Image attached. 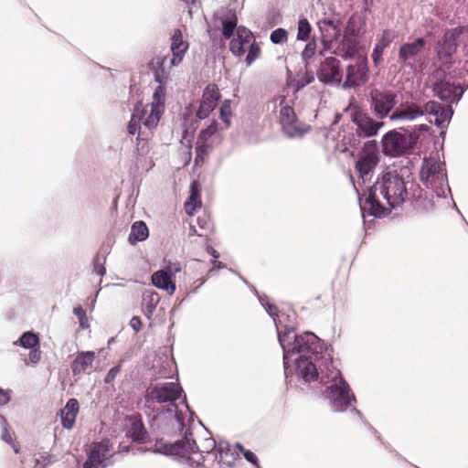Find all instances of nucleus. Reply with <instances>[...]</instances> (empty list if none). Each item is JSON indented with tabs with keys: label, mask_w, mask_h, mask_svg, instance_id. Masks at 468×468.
<instances>
[{
	"label": "nucleus",
	"mask_w": 468,
	"mask_h": 468,
	"mask_svg": "<svg viewBox=\"0 0 468 468\" xmlns=\"http://www.w3.org/2000/svg\"><path fill=\"white\" fill-rule=\"evenodd\" d=\"M278 343L282 349L285 383L290 388H297V381L306 386L316 382L319 370L333 361L331 345L311 331L297 334L292 324L279 334Z\"/></svg>",
	"instance_id": "1"
},
{
	"label": "nucleus",
	"mask_w": 468,
	"mask_h": 468,
	"mask_svg": "<svg viewBox=\"0 0 468 468\" xmlns=\"http://www.w3.org/2000/svg\"><path fill=\"white\" fill-rule=\"evenodd\" d=\"M413 163L405 157L398 164L382 170L373 185L365 191V203L355 186L362 218L374 217L380 218L388 216L412 197L421 193L420 186L415 181L411 172Z\"/></svg>",
	"instance_id": "2"
},
{
	"label": "nucleus",
	"mask_w": 468,
	"mask_h": 468,
	"mask_svg": "<svg viewBox=\"0 0 468 468\" xmlns=\"http://www.w3.org/2000/svg\"><path fill=\"white\" fill-rule=\"evenodd\" d=\"M420 179L427 189L421 188V193L412 197L410 200H414L419 209L424 212H431L435 209L434 197L437 198H446L445 189L450 195L453 207L461 214L452 195L451 187L448 183V177L445 173L444 164L437 162H422L420 170Z\"/></svg>",
	"instance_id": "3"
},
{
	"label": "nucleus",
	"mask_w": 468,
	"mask_h": 468,
	"mask_svg": "<svg viewBox=\"0 0 468 468\" xmlns=\"http://www.w3.org/2000/svg\"><path fill=\"white\" fill-rule=\"evenodd\" d=\"M319 371L317 381L325 386L323 395L328 400L332 410L345 412L350 409L356 402V398L342 372L334 366V362L327 361V366Z\"/></svg>",
	"instance_id": "4"
},
{
	"label": "nucleus",
	"mask_w": 468,
	"mask_h": 468,
	"mask_svg": "<svg viewBox=\"0 0 468 468\" xmlns=\"http://www.w3.org/2000/svg\"><path fill=\"white\" fill-rule=\"evenodd\" d=\"M453 112H454L452 106L447 105L446 103L445 105H442L435 101H430L423 106L411 102L404 110L397 108L395 111H393V113L390 116V120L412 121L418 118L419 116L429 114L434 116V120L430 121V122L433 123L440 129H443L449 125L453 115Z\"/></svg>",
	"instance_id": "5"
},
{
	"label": "nucleus",
	"mask_w": 468,
	"mask_h": 468,
	"mask_svg": "<svg viewBox=\"0 0 468 468\" xmlns=\"http://www.w3.org/2000/svg\"><path fill=\"white\" fill-rule=\"evenodd\" d=\"M367 32V18L351 15L343 27V37L338 47V56L345 60L355 58L360 51V40Z\"/></svg>",
	"instance_id": "6"
},
{
	"label": "nucleus",
	"mask_w": 468,
	"mask_h": 468,
	"mask_svg": "<svg viewBox=\"0 0 468 468\" xmlns=\"http://www.w3.org/2000/svg\"><path fill=\"white\" fill-rule=\"evenodd\" d=\"M446 70L440 68L433 72L435 80L431 84V90L435 97L452 106L461 101L468 89V83L463 81L456 84L447 76Z\"/></svg>",
	"instance_id": "7"
},
{
	"label": "nucleus",
	"mask_w": 468,
	"mask_h": 468,
	"mask_svg": "<svg viewBox=\"0 0 468 468\" xmlns=\"http://www.w3.org/2000/svg\"><path fill=\"white\" fill-rule=\"evenodd\" d=\"M184 393L183 388L176 382L151 384L144 395V409L154 411V403L176 405Z\"/></svg>",
	"instance_id": "8"
},
{
	"label": "nucleus",
	"mask_w": 468,
	"mask_h": 468,
	"mask_svg": "<svg viewBox=\"0 0 468 468\" xmlns=\"http://www.w3.org/2000/svg\"><path fill=\"white\" fill-rule=\"evenodd\" d=\"M414 138L408 129L399 128L387 132L381 140V151L384 155L399 157L414 149Z\"/></svg>",
	"instance_id": "9"
},
{
	"label": "nucleus",
	"mask_w": 468,
	"mask_h": 468,
	"mask_svg": "<svg viewBox=\"0 0 468 468\" xmlns=\"http://www.w3.org/2000/svg\"><path fill=\"white\" fill-rule=\"evenodd\" d=\"M345 112L349 113L350 122L356 126L355 134L358 138L375 137L384 126L382 120L374 119L366 110L356 104L349 103Z\"/></svg>",
	"instance_id": "10"
},
{
	"label": "nucleus",
	"mask_w": 468,
	"mask_h": 468,
	"mask_svg": "<svg viewBox=\"0 0 468 468\" xmlns=\"http://www.w3.org/2000/svg\"><path fill=\"white\" fill-rule=\"evenodd\" d=\"M112 450V443L107 438L101 441H93L84 445L86 460L82 468H107L113 465V456L115 454L109 452Z\"/></svg>",
	"instance_id": "11"
},
{
	"label": "nucleus",
	"mask_w": 468,
	"mask_h": 468,
	"mask_svg": "<svg viewBox=\"0 0 468 468\" xmlns=\"http://www.w3.org/2000/svg\"><path fill=\"white\" fill-rule=\"evenodd\" d=\"M379 148L376 140H370L364 144L363 147L356 154L355 169L357 176L365 185L367 180L371 177L374 170L379 163Z\"/></svg>",
	"instance_id": "12"
},
{
	"label": "nucleus",
	"mask_w": 468,
	"mask_h": 468,
	"mask_svg": "<svg viewBox=\"0 0 468 468\" xmlns=\"http://www.w3.org/2000/svg\"><path fill=\"white\" fill-rule=\"evenodd\" d=\"M397 93L392 90H378L377 88L370 90L368 94V102L373 114L380 120L392 115V110L398 103Z\"/></svg>",
	"instance_id": "13"
},
{
	"label": "nucleus",
	"mask_w": 468,
	"mask_h": 468,
	"mask_svg": "<svg viewBox=\"0 0 468 468\" xmlns=\"http://www.w3.org/2000/svg\"><path fill=\"white\" fill-rule=\"evenodd\" d=\"M462 29L463 27L446 29L441 38L436 43L435 53L438 60L441 63V68L443 67V69L449 70L452 66L451 59L456 53Z\"/></svg>",
	"instance_id": "14"
},
{
	"label": "nucleus",
	"mask_w": 468,
	"mask_h": 468,
	"mask_svg": "<svg viewBox=\"0 0 468 468\" xmlns=\"http://www.w3.org/2000/svg\"><path fill=\"white\" fill-rule=\"evenodd\" d=\"M183 437L175 441L174 442L163 443L164 455L175 457L180 460L186 454H192L199 452L197 441L193 438L191 430H186Z\"/></svg>",
	"instance_id": "15"
},
{
	"label": "nucleus",
	"mask_w": 468,
	"mask_h": 468,
	"mask_svg": "<svg viewBox=\"0 0 468 468\" xmlns=\"http://www.w3.org/2000/svg\"><path fill=\"white\" fill-rule=\"evenodd\" d=\"M427 40L419 37L412 41L402 43L398 51V61L410 69H416V65L420 60V54L426 48Z\"/></svg>",
	"instance_id": "16"
},
{
	"label": "nucleus",
	"mask_w": 468,
	"mask_h": 468,
	"mask_svg": "<svg viewBox=\"0 0 468 468\" xmlns=\"http://www.w3.org/2000/svg\"><path fill=\"white\" fill-rule=\"evenodd\" d=\"M341 61L335 57H327L320 62L316 71L320 82L329 86H339L343 80Z\"/></svg>",
	"instance_id": "17"
},
{
	"label": "nucleus",
	"mask_w": 468,
	"mask_h": 468,
	"mask_svg": "<svg viewBox=\"0 0 468 468\" xmlns=\"http://www.w3.org/2000/svg\"><path fill=\"white\" fill-rule=\"evenodd\" d=\"M321 33V43L324 49H330L333 41H339L343 37L344 21L337 16L331 18H323L317 22Z\"/></svg>",
	"instance_id": "18"
},
{
	"label": "nucleus",
	"mask_w": 468,
	"mask_h": 468,
	"mask_svg": "<svg viewBox=\"0 0 468 468\" xmlns=\"http://www.w3.org/2000/svg\"><path fill=\"white\" fill-rule=\"evenodd\" d=\"M369 78L367 58L357 59L356 63L346 68V78L341 83L344 90L356 89L363 86Z\"/></svg>",
	"instance_id": "19"
},
{
	"label": "nucleus",
	"mask_w": 468,
	"mask_h": 468,
	"mask_svg": "<svg viewBox=\"0 0 468 468\" xmlns=\"http://www.w3.org/2000/svg\"><path fill=\"white\" fill-rule=\"evenodd\" d=\"M221 93L214 83L208 84L202 92L198 109L196 113L197 120H205L218 107Z\"/></svg>",
	"instance_id": "20"
},
{
	"label": "nucleus",
	"mask_w": 468,
	"mask_h": 468,
	"mask_svg": "<svg viewBox=\"0 0 468 468\" xmlns=\"http://www.w3.org/2000/svg\"><path fill=\"white\" fill-rule=\"evenodd\" d=\"M207 441L212 444V448L207 451V453L216 454V459L219 464L231 468L237 460L241 462L239 453L231 449L229 441L224 440L217 441L213 438H209Z\"/></svg>",
	"instance_id": "21"
},
{
	"label": "nucleus",
	"mask_w": 468,
	"mask_h": 468,
	"mask_svg": "<svg viewBox=\"0 0 468 468\" xmlns=\"http://www.w3.org/2000/svg\"><path fill=\"white\" fill-rule=\"evenodd\" d=\"M130 427L125 432V436L132 440L133 442L144 444L149 441V433L144 424L140 414H133L127 417Z\"/></svg>",
	"instance_id": "22"
},
{
	"label": "nucleus",
	"mask_w": 468,
	"mask_h": 468,
	"mask_svg": "<svg viewBox=\"0 0 468 468\" xmlns=\"http://www.w3.org/2000/svg\"><path fill=\"white\" fill-rule=\"evenodd\" d=\"M397 37L398 33L395 30L387 28L382 31L371 53L372 62L375 67H378L381 63L384 50L390 46Z\"/></svg>",
	"instance_id": "23"
},
{
	"label": "nucleus",
	"mask_w": 468,
	"mask_h": 468,
	"mask_svg": "<svg viewBox=\"0 0 468 468\" xmlns=\"http://www.w3.org/2000/svg\"><path fill=\"white\" fill-rule=\"evenodd\" d=\"M79 411L80 403L78 399L75 398L69 399L58 412L60 423L64 429L71 430L74 427Z\"/></svg>",
	"instance_id": "24"
},
{
	"label": "nucleus",
	"mask_w": 468,
	"mask_h": 468,
	"mask_svg": "<svg viewBox=\"0 0 468 468\" xmlns=\"http://www.w3.org/2000/svg\"><path fill=\"white\" fill-rule=\"evenodd\" d=\"M167 56L156 55L147 63L149 70L154 76L156 83H168L170 79V70L165 68Z\"/></svg>",
	"instance_id": "25"
},
{
	"label": "nucleus",
	"mask_w": 468,
	"mask_h": 468,
	"mask_svg": "<svg viewBox=\"0 0 468 468\" xmlns=\"http://www.w3.org/2000/svg\"><path fill=\"white\" fill-rule=\"evenodd\" d=\"M201 207V185L198 181L193 180L190 184L189 196L185 202L186 213L193 216Z\"/></svg>",
	"instance_id": "26"
},
{
	"label": "nucleus",
	"mask_w": 468,
	"mask_h": 468,
	"mask_svg": "<svg viewBox=\"0 0 468 468\" xmlns=\"http://www.w3.org/2000/svg\"><path fill=\"white\" fill-rule=\"evenodd\" d=\"M151 282L157 289L166 292L169 295H173L176 290V280L171 278L164 271H155L151 275Z\"/></svg>",
	"instance_id": "27"
},
{
	"label": "nucleus",
	"mask_w": 468,
	"mask_h": 468,
	"mask_svg": "<svg viewBox=\"0 0 468 468\" xmlns=\"http://www.w3.org/2000/svg\"><path fill=\"white\" fill-rule=\"evenodd\" d=\"M95 359L93 351H80L77 353L75 359L71 362L70 367L74 376L84 372Z\"/></svg>",
	"instance_id": "28"
},
{
	"label": "nucleus",
	"mask_w": 468,
	"mask_h": 468,
	"mask_svg": "<svg viewBox=\"0 0 468 468\" xmlns=\"http://www.w3.org/2000/svg\"><path fill=\"white\" fill-rule=\"evenodd\" d=\"M159 302L160 296L154 290L146 289L143 292L142 311L147 319H151Z\"/></svg>",
	"instance_id": "29"
},
{
	"label": "nucleus",
	"mask_w": 468,
	"mask_h": 468,
	"mask_svg": "<svg viewBox=\"0 0 468 468\" xmlns=\"http://www.w3.org/2000/svg\"><path fill=\"white\" fill-rule=\"evenodd\" d=\"M218 130V122L217 120H213L209 125L202 129L197 136L196 147L204 146L206 147L207 153H210L213 148V144L210 142V138L217 133Z\"/></svg>",
	"instance_id": "30"
},
{
	"label": "nucleus",
	"mask_w": 468,
	"mask_h": 468,
	"mask_svg": "<svg viewBox=\"0 0 468 468\" xmlns=\"http://www.w3.org/2000/svg\"><path fill=\"white\" fill-rule=\"evenodd\" d=\"M149 237V229L144 220H136L131 226V231L128 237V242L135 246L137 243L144 241Z\"/></svg>",
	"instance_id": "31"
},
{
	"label": "nucleus",
	"mask_w": 468,
	"mask_h": 468,
	"mask_svg": "<svg viewBox=\"0 0 468 468\" xmlns=\"http://www.w3.org/2000/svg\"><path fill=\"white\" fill-rule=\"evenodd\" d=\"M311 130L309 124L303 123L299 121L298 117L296 120L288 122L282 128V133L288 138H302Z\"/></svg>",
	"instance_id": "32"
},
{
	"label": "nucleus",
	"mask_w": 468,
	"mask_h": 468,
	"mask_svg": "<svg viewBox=\"0 0 468 468\" xmlns=\"http://www.w3.org/2000/svg\"><path fill=\"white\" fill-rule=\"evenodd\" d=\"M222 30L221 34L225 39H230L238 31V17L235 12L229 10L224 16L221 17Z\"/></svg>",
	"instance_id": "33"
},
{
	"label": "nucleus",
	"mask_w": 468,
	"mask_h": 468,
	"mask_svg": "<svg viewBox=\"0 0 468 468\" xmlns=\"http://www.w3.org/2000/svg\"><path fill=\"white\" fill-rule=\"evenodd\" d=\"M297 314L292 310L290 313H285L281 311L274 325L277 333V339L279 340V334H282V331L289 324H292L294 327V332L297 330V323H296Z\"/></svg>",
	"instance_id": "34"
},
{
	"label": "nucleus",
	"mask_w": 468,
	"mask_h": 468,
	"mask_svg": "<svg viewBox=\"0 0 468 468\" xmlns=\"http://www.w3.org/2000/svg\"><path fill=\"white\" fill-rule=\"evenodd\" d=\"M14 346H21L24 349H32L40 346V340L38 334L33 331H27L22 333L19 338L15 341Z\"/></svg>",
	"instance_id": "35"
},
{
	"label": "nucleus",
	"mask_w": 468,
	"mask_h": 468,
	"mask_svg": "<svg viewBox=\"0 0 468 468\" xmlns=\"http://www.w3.org/2000/svg\"><path fill=\"white\" fill-rule=\"evenodd\" d=\"M170 40V49L172 53H178L179 51H181L184 55L186 54L189 48V44L187 41H185L183 39V33L179 28L174 30V33L172 34Z\"/></svg>",
	"instance_id": "36"
},
{
	"label": "nucleus",
	"mask_w": 468,
	"mask_h": 468,
	"mask_svg": "<svg viewBox=\"0 0 468 468\" xmlns=\"http://www.w3.org/2000/svg\"><path fill=\"white\" fill-rule=\"evenodd\" d=\"M164 112L165 109L163 108L151 106L150 113L144 118V125L149 130L156 128L164 114Z\"/></svg>",
	"instance_id": "37"
},
{
	"label": "nucleus",
	"mask_w": 468,
	"mask_h": 468,
	"mask_svg": "<svg viewBox=\"0 0 468 468\" xmlns=\"http://www.w3.org/2000/svg\"><path fill=\"white\" fill-rule=\"evenodd\" d=\"M167 83L158 82L157 87L153 93V101L150 106H156L165 109V94Z\"/></svg>",
	"instance_id": "38"
},
{
	"label": "nucleus",
	"mask_w": 468,
	"mask_h": 468,
	"mask_svg": "<svg viewBox=\"0 0 468 468\" xmlns=\"http://www.w3.org/2000/svg\"><path fill=\"white\" fill-rule=\"evenodd\" d=\"M312 31V26L304 16L300 17L297 27L296 39L300 41H308Z\"/></svg>",
	"instance_id": "39"
},
{
	"label": "nucleus",
	"mask_w": 468,
	"mask_h": 468,
	"mask_svg": "<svg viewBox=\"0 0 468 468\" xmlns=\"http://www.w3.org/2000/svg\"><path fill=\"white\" fill-rule=\"evenodd\" d=\"M231 103L232 101L230 99H226L219 107V118L227 128H229L231 125Z\"/></svg>",
	"instance_id": "40"
},
{
	"label": "nucleus",
	"mask_w": 468,
	"mask_h": 468,
	"mask_svg": "<svg viewBox=\"0 0 468 468\" xmlns=\"http://www.w3.org/2000/svg\"><path fill=\"white\" fill-rule=\"evenodd\" d=\"M260 303L265 309L269 316L271 317L273 322L275 323L281 313V311L278 310L276 304L271 303L269 297L266 294H262V296H260Z\"/></svg>",
	"instance_id": "41"
},
{
	"label": "nucleus",
	"mask_w": 468,
	"mask_h": 468,
	"mask_svg": "<svg viewBox=\"0 0 468 468\" xmlns=\"http://www.w3.org/2000/svg\"><path fill=\"white\" fill-rule=\"evenodd\" d=\"M164 266L159 271H164L169 275L171 278L176 280V274L182 271V265L179 261H172L166 258L163 261Z\"/></svg>",
	"instance_id": "42"
},
{
	"label": "nucleus",
	"mask_w": 468,
	"mask_h": 468,
	"mask_svg": "<svg viewBox=\"0 0 468 468\" xmlns=\"http://www.w3.org/2000/svg\"><path fill=\"white\" fill-rule=\"evenodd\" d=\"M296 117L297 115L294 109L292 106L285 104L280 110L279 122L281 127L282 128L288 122L292 120H296Z\"/></svg>",
	"instance_id": "43"
},
{
	"label": "nucleus",
	"mask_w": 468,
	"mask_h": 468,
	"mask_svg": "<svg viewBox=\"0 0 468 468\" xmlns=\"http://www.w3.org/2000/svg\"><path fill=\"white\" fill-rule=\"evenodd\" d=\"M196 126L193 124H184L182 123V139L181 144H184L186 142V146L191 149L192 143L194 140Z\"/></svg>",
	"instance_id": "44"
},
{
	"label": "nucleus",
	"mask_w": 468,
	"mask_h": 468,
	"mask_svg": "<svg viewBox=\"0 0 468 468\" xmlns=\"http://www.w3.org/2000/svg\"><path fill=\"white\" fill-rule=\"evenodd\" d=\"M270 40L272 44L282 45L288 40V31L283 27H278L271 31Z\"/></svg>",
	"instance_id": "45"
},
{
	"label": "nucleus",
	"mask_w": 468,
	"mask_h": 468,
	"mask_svg": "<svg viewBox=\"0 0 468 468\" xmlns=\"http://www.w3.org/2000/svg\"><path fill=\"white\" fill-rule=\"evenodd\" d=\"M446 74L453 82L454 80H464L468 74V60H465L460 68L446 72Z\"/></svg>",
	"instance_id": "46"
},
{
	"label": "nucleus",
	"mask_w": 468,
	"mask_h": 468,
	"mask_svg": "<svg viewBox=\"0 0 468 468\" xmlns=\"http://www.w3.org/2000/svg\"><path fill=\"white\" fill-rule=\"evenodd\" d=\"M235 34L237 36L235 39L240 41V43H242L244 46H246L252 39H254V36L251 30H250L244 26H239L238 31Z\"/></svg>",
	"instance_id": "47"
},
{
	"label": "nucleus",
	"mask_w": 468,
	"mask_h": 468,
	"mask_svg": "<svg viewBox=\"0 0 468 468\" xmlns=\"http://www.w3.org/2000/svg\"><path fill=\"white\" fill-rule=\"evenodd\" d=\"M73 314L79 320L80 327L82 329L88 328L90 326L86 310L82 307V305L78 304L73 307Z\"/></svg>",
	"instance_id": "48"
},
{
	"label": "nucleus",
	"mask_w": 468,
	"mask_h": 468,
	"mask_svg": "<svg viewBox=\"0 0 468 468\" xmlns=\"http://www.w3.org/2000/svg\"><path fill=\"white\" fill-rule=\"evenodd\" d=\"M316 52V43L314 39L308 40L305 44L303 50L302 51L301 57L302 60L304 62L305 66L308 65L307 59L313 58Z\"/></svg>",
	"instance_id": "49"
},
{
	"label": "nucleus",
	"mask_w": 468,
	"mask_h": 468,
	"mask_svg": "<svg viewBox=\"0 0 468 468\" xmlns=\"http://www.w3.org/2000/svg\"><path fill=\"white\" fill-rule=\"evenodd\" d=\"M261 55V48L260 46L253 41L248 49V53L245 58V62L247 65H251Z\"/></svg>",
	"instance_id": "50"
},
{
	"label": "nucleus",
	"mask_w": 468,
	"mask_h": 468,
	"mask_svg": "<svg viewBox=\"0 0 468 468\" xmlns=\"http://www.w3.org/2000/svg\"><path fill=\"white\" fill-rule=\"evenodd\" d=\"M229 51L236 57L241 58L246 53V47L235 38L229 41Z\"/></svg>",
	"instance_id": "51"
},
{
	"label": "nucleus",
	"mask_w": 468,
	"mask_h": 468,
	"mask_svg": "<svg viewBox=\"0 0 468 468\" xmlns=\"http://www.w3.org/2000/svg\"><path fill=\"white\" fill-rule=\"evenodd\" d=\"M145 115L146 110L144 107L143 102L138 101L133 106L131 119L141 122V121H144Z\"/></svg>",
	"instance_id": "52"
},
{
	"label": "nucleus",
	"mask_w": 468,
	"mask_h": 468,
	"mask_svg": "<svg viewBox=\"0 0 468 468\" xmlns=\"http://www.w3.org/2000/svg\"><path fill=\"white\" fill-rule=\"evenodd\" d=\"M174 407V419L176 421L178 425V431L180 433L184 432L186 429V421H185V415L182 412V410L179 409L177 402L176 405H172Z\"/></svg>",
	"instance_id": "53"
},
{
	"label": "nucleus",
	"mask_w": 468,
	"mask_h": 468,
	"mask_svg": "<svg viewBox=\"0 0 468 468\" xmlns=\"http://www.w3.org/2000/svg\"><path fill=\"white\" fill-rule=\"evenodd\" d=\"M105 261L106 255L103 257L102 262H101L99 253L96 254L93 258V271L100 277H102L106 274Z\"/></svg>",
	"instance_id": "54"
},
{
	"label": "nucleus",
	"mask_w": 468,
	"mask_h": 468,
	"mask_svg": "<svg viewBox=\"0 0 468 468\" xmlns=\"http://www.w3.org/2000/svg\"><path fill=\"white\" fill-rule=\"evenodd\" d=\"M0 424L2 426L1 440L7 444H13L14 441L9 432L7 421L3 415H0Z\"/></svg>",
	"instance_id": "55"
},
{
	"label": "nucleus",
	"mask_w": 468,
	"mask_h": 468,
	"mask_svg": "<svg viewBox=\"0 0 468 468\" xmlns=\"http://www.w3.org/2000/svg\"><path fill=\"white\" fill-rule=\"evenodd\" d=\"M122 370V362L113 366L109 369L106 376L104 377L103 382L105 384H111L114 381L115 378L120 374Z\"/></svg>",
	"instance_id": "56"
},
{
	"label": "nucleus",
	"mask_w": 468,
	"mask_h": 468,
	"mask_svg": "<svg viewBox=\"0 0 468 468\" xmlns=\"http://www.w3.org/2000/svg\"><path fill=\"white\" fill-rule=\"evenodd\" d=\"M196 156H195V165H201L204 162L205 158L209 154V153H207L206 147L204 146H198L195 147Z\"/></svg>",
	"instance_id": "57"
},
{
	"label": "nucleus",
	"mask_w": 468,
	"mask_h": 468,
	"mask_svg": "<svg viewBox=\"0 0 468 468\" xmlns=\"http://www.w3.org/2000/svg\"><path fill=\"white\" fill-rule=\"evenodd\" d=\"M429 130L430 127L427 124H419L411 126L410 130H408V133H410L412 134L415 143L419 135L427 133Z\"/></svg>",
	"instance_id": "58"
},
{
	"label": "nucleus",
	"mask_w": 468,
	"mask_h": 468,
	"mask_svg": "<svg viewBox=\"0 0 468 468\" xmlns=\"http://www.w3.org/2000/svg\"><path fill=\"white\" fill-rule=\"evenodd\" d=\"M140 129H141L140 122L130 119V121L128 122V124H127V132L131 135H134V134L138 133L137 137H136L137 141H141V135L139 133Z\"/></svg>",
	"instance_id": "59"
},
{
	"label": "nucleus",
	"mask_w": 468,
	"mask_h": 468,
	"mask_svg": "<svg viewBox=\"0 0 468 468\" xmlns=\"http://www.w3.org/2000/svg\"><path fill=\"white\" fill-rule=\"evenodd\" d=\"M351 412L356 414L363 421L365 427L368 429L374 435H376V437L380 435L378 431L370 424V422L364 419L363 413L359 410L356 408H351Z\"/></svg>",
	"instance_id": "60"
},
{
	"label": "nucleus",
	"mask_w": 468,
	"mask_h": 468,
	"mask_svg": "<svg viewBox=\"0 0 468 468\" xmlns=\"http://www.w3.org/2000/svg\"><path fill=\"white\" fill-rule=\"evenodd\" d=\"M242 455L245 458V460L247 462H249L250 463H251L254 467L261 468L259 459H258L257 455L252 451L246 449L242 452Z\"/></svg>",
	"instance_id": "61"
},
{
	"label": "nucleus",
	"mask_w": 468,
	"mask_h": 468,
	"mask_svg": "<svg viewBox=\"0 0 468 468\" xmlns=\"http://www.w3.org/2000/svg\"><path fill=\"white\" fill-rule=\"evenodd\" d=\"M182 460L188 464L190 467L197 468L201 465V463L204 462V457L202 454H199V459L195 460L191 454H186L185 457L182 458Z\"/></svg>",
	"instance_id": "62"
},
{
	"label": "nucleus",
	"mask_w": 468,
	"mask_h": 468,
	"mask_svg": "<svg viewBox=\"0 0 468 468\" xmlns=\"http://www.w3.org/2000/svg\"><path fill=\"white\" fill-rule=\"evenodd\" d=\"M193 110H194L193 104H189L186 107L185 113L183 115V122L182 123L195 125V123H197L199 121L197 119L196 121H190V117L193 113Z\"/></svg>",
	"instance_id": "63"
},
{
	"label": "nucleus",
	"mask_w": 468,
	"mask_h": 468,
	"mask_svg": "<svg viewBox=\"0 0 468 468\" xmlns=\"http://www.w3.org/2000/svg\"><path fill=\"white\" fill-rule=\"evenodd\" d=\"M29 350H30L29 354H28L29 361L32 364L38 363L41 358V351H40L39 347H34Z\"/></svg>",
	"instance_id": "64"
}]
</instances>
